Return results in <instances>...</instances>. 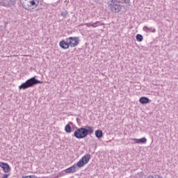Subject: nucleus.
<instances>
[{
    "label": "nucleus",
    "instance_id": "obj_20",
    "mask_svg": "<svg viewBox=\"0 0 178 178\" xmlns=\"http://www.w3.org/2000/svg\"><path fill=\"white\" fill-rule=\"evenodd\" d=\"M42 8H38L35 10V12H38L39 10H42Z\"/></svg>",
    "mask_w": 178,
    "mask_h": 178
},
{
    "label": "nucleus",
    "instance_id": "obj_7",
    "mask_svg": "<svg viewBox=\"0 0 178 178\" xmlns=\"http://www.w3.org/2000/svg\"><path fill=\"white\" fill-rule=\"evenodd\" d=\"M20 3L26 10H28L29 12H33V10H34V8H31L30 6H29V0H20Z\"/></svg>",
    "mask_w": 178,
    "mask_h": 178
},
{
    "label": "nucleus",
    "instance_id": "obj_4",
    "mask_svg": "<svg viewBox=\"0 0 178 178\" xmlns=\"http://www.w3.org/2000/svg\"><path fill=\"white\" fill-rule=\"evenodd\" d=\"M94 129L92 127L86 126L85 128H79L74 132V136L76 138H86L88 134H92Z\"/></svg>",
    "mask_w": 178,
    "mask_h": 178
},
{
    "label": "nucleus",
    "instance_id": "obj_22",
    "mask_svg": "<svg viewBox=\"0 0 178 178\" xmlns=\"http://www.w3.org/2000/svg\"><path fill=\"white\" fill-rule=\"evenodd\" d=\"M22 178H31L30 175L23 176Z\"/></svg>",
    "mask_w": 178,
    "mask_h": 178
},
{
    "label": "nucleus",
    "instance_id": "obj_14",
    "mask_svg": "<svg viewBox=\"0 0 178 178\" xmlns=\"http://www.w3.org/2000/svg\"><path fill=\"white\" fill-rule=\"evenodd\" d=\"M65 131L66 133H72V127H70V124H67L65 125Z\"/></svg>",
    "mask_w": 178,
    "mask_h": 178
},
{
    "label": "nucleus",
    "instance_id": "obj_6",
    "mask_svg": "<svg viewBox=\"0 0 178 178\" xmlns=\"http://www.w3.org/2000/svg\"><path fill=\"white\" fill-rule=\"evenodd\" d=\"M84 26L87 27H92L93 29H97V27H99V26H105V24L97 21L96 22H89L84 24Z\"/></svg>",
    "mask_w": 178,
    "mask_h": 178
},
{
    "label": "nucleus",
    "instance_id": "obj_16",
    "mask_svg": "<svg viewBox=\"0 0 178 178\" xmlns=\"http://www.w3.org/2000/svg\"><path fill=\"white\" fill-rule=\"evenodd\" d=\"M42 6H43L42 9H48L49 8V4L47 3H42Z\"/></svg>",
    "mask_w": 178,
    "mask_h": 178
},
{
    "label": "nucleus",
    "instance_id": "obj_2",
    "mask_svg": "<svg viewBox=\"0 0 178 178\" xmlns=\"http://www.w3.org/2000/svg\"><path fill=\"white\" fill-rule=\"evenodd\" d=\"M80 39L78 37H70L65 40H63L59 42V47L62 49H69V48H74L79 45Z\"/></svg>",
    "mask_w": 178,
    "mask_h": 178
},
{
    "label": "nucleus",
    "instance_id": "obj_13",
    "mask_svg": "<svg viewBox=\"0 0 178 178\" xmlns=\"http://www.w3.org/2000/svg\"><path fill=\"white\" fill-rule=\"evenodd\" d=\"M95 136L97 137V138H101V137L104 136V134L102 133V131L97 129L95 132Z\"/></svg>",
    "mask_w": 178,
    "mask_h": 178
},
{
    "label": "nucleus",
    "instance_id": "obj_3",
    "mask_svg": "<svg viewBox=\"0 0 178 178\" xmlns=\"http://www.w3.org/2000/svg\"><path fill=\"white\" fill-rule=\"evenodd\" d=\"M127 1V0H111L108 2L109 10L113 12V13H119L123 8L122 3H126Z\"/></svg>",
    "mask_w": 178,
    "mask_h": 178
},
{
    "label": "nucleus",
    "instance_id": "obj_11",
    "mask_svg": "<svg viewBox=\"0 0 178 178\" xmlns=\"http://www.w3.org/2000/svg\"><path fill=\"white\" fill-rule=\"evenodd\" d=\"M29 6L30 8H33V6H38V4L40 3V0H29Z\"/></svg>",
    "mask_w": 178,
    "mask_h": 178
},
{
    "label": "nucleus",
    "instance_id": "obj_9",
    "mask_svg": "<svg viewBox=\"0 0 178 178\" xmlns=\"http://www.w3.org/2000/svg\"><path fill=\"white\" fill-rule=\"evenodd\" d=\"M131 141H135L136 144H147V138H131Z\"/></svg>",
    "mask_w": 178,
    "mask_h": 178
},
{
    "label": "nucleus",
    "instance_id": "obj_19",
    "mask_svg": "<svg viewBox=\"0 0 178 178\" xmlns=\"http://www.w3.org/2000/svg\"><path fill=\"white\" fill-rule=\"evenodd\" d=\"M7 0H0V5H5V1Z\"/></svg>",
    "mask_w": 178,
    "mask_h": 178
},
{
    "label": "nucleus",
    "instance_id": "obj_21",
    "mask_svg": "<svg viewBox=\"0 0 178 178\" xmlns=\"http://www.w3.org/2000/svg\"><path fill=\"white\" fill-rule=\"evenodd\" d=\"M30 177H31V178H38V177H37V176H35V175H30Z\"/></svg>",
    "mask_w": 178,
    "mask_h": 178
},
{
    "label": "nucleus",
    "instance_id": "obj_5",
    "mask_svg": "<svg viewBox=\"0 0 178 178\" xmlns=\"http://www.w3.org/2000/svg\"><path fill=\"white\" fill-rule=\"evenodd\" d=\"M42 82L41 81H38L35 79V77H32L28 80H26L24 83L19 86V90H26V88H31V87H34L35 84H41Z\"/></svg>",
    "mask_w": 178,
    "mask_h": 178
},
{
    "label": "nucleus",
    "instance_id": "obj_17",
    "mask_svg": "<svg viewBox=\"0 0 178 178\" xmlns=\"http://www.w3.org/2000/svg\"><path fill=\"white\" fill-rule=\"evenodd\" d=\"M67 11H65L61 13V15L63 16V17H67Z\"/></svg>",
    "mask_w": 178,
    "mask_h": 178
},
{
    "label": "nucleus",
    "instance_id": "obj_15",
    "mask_svg": "<svg viewBox=\"0 0 178 178\" xmlns=\"http://www.w3.org/2000/svg\"><path fill=\"white\" fill-rule=\"evenodd\" d=\"M143 40H144V37H143L141 34L136 35V40L138 41V42H142Z\"/></svg>",
    "mask_w": 178,
    "mask_h": 178
},
{
    "label": "nucleus",
    "instance_id": "obj_1",
    "mask_svg": "<svg viewBox=\"0 0 178 178\" xmlns=\"http://www.w3.org/2000/svg\"><path fill=\"white\" fill-rule=\"evenodd\" d=\"M91 159V154H87L84 155L76 163H74L72 166L65 170V173H74L77 172L80 168H83L85 165H87Z\"/></svg>",
    "mask_w": 178,
    "mask_h": 178
},
{
    "label": "nucleus",
    "instance_id": "obj_12",
    "mask_svg": "<svg viewBox=\"0 0 178 178\" xmlns=\"http://www.w3.org/2000/svg\"><path fill=\"white\" fill-rule=\"evenodd\" d=\"M139 102H140V104H142L143 105H144V104H148L149 102V99H148V97H141L139 99Z\"/></svg>",
    "mask_w": 178,
    "mask_h": 178
},
{
    "label": "nucleus",
    "instance_id": "obj_8",
    "mask_svg": "<svg viewBox=\"0 0 178 178\" xmlns=\"http://www.w3.org/2000/svg\"><path fill=\"white\" fill-rule=\"evenodd\" d=\"M0 168H1L4 172V173H10V165L7 163L1 162Z\"/></svg>",
    "mask_w": 178,
    "mask_h": 178
},
{
    "label": "nucleus",
    "instance_id": "obj_10",
    "mask_svg": "<svg viewBox=\"0 0 178 178\" xmlns=\"http://www.w3.org/2000/svg\"><path fill=\"white\" fill-rule=\"evenodd\" d=\"M143 30V31H145V33H156V29H155L154 27H148L145 26Z\"/></svg>",
    "mask_w": 178,
    "mask_h": 178
},
{
    "label": "nucleus",
    "instance_id": "obj_18",
    "mask_svg": "<svg viewBox=\"0 0 178 178\" xmlns=\"http://www.w3.org/2000/svg\"><path fill=\"white\" fill-rule=\"evenodd\" d=\"M9 176H10V175H9V174H4V175H3L1 178H8V177H9Z\"/></svg>",
    "mask_w": 178,
    "mask_h": 178
}]
</instances>
